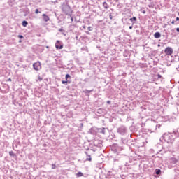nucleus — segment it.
<instances>
[{
	"label": "nucleus",
	"mask_w": 179,
	"mask_h": 179,
	"mask_svg": "<svg viewBox=\"0 0 179 179\" xmlns=\"http://www.w3.org/2000/svg\"><path fill=\"white\" fill-rule=\"evenodd\" d=\"M100 111H101V110L99 109V110H98V113H100Z\"/></svg>",
	"instance_id": "obj_42"
},
{
	"label": "nucleus",
	"mask_w": 179,
	"mask_h": 179,
	"mask_svg": "<svg viewBox=\"0 0 179 179\" xmlns=\"http://www.w3.org/2000/svg\"><path fill=\"white\" fill-rule=\"evenodd\" d=\"M111 151L113 152L115 155H120L122 150H124V148L118 145L117 143H114L112 145H110Z\"/></svg>",
	"instance_id": "obj_2"
},
{
	"label": "nucleus",
	"mask_w": 179,
	"mask_h": 179,
	"mask_svg": "<svg viewBox=\"0 0 179 179\" xmlns=\"http://www.w3.org/2000/svg\"><path fill=\"white\" fill-rule=\"evenodd\" d=\"M87 30H88V31H93L92 27H88Z\"/></svg>",
	"instance_id": "obj_24"
},
{
	"label": "nucleus",
	"mask_w": 179,
	"mask_h": 179,
	"mask_svg": "<svg viewBox=\"0 0 179 179\" xmlns=\"http://www.w3.org/2000/svg\"><path fill=\"white\" fill-rule=\"evenodd\" d=\"M93 92V90H85L83 91V93H92Z\"/></svg>",
	"instance_id": "obj_19"
},
{
	"label": "nucleus",
	"mask_w": 179,
	"mask_h": 179,
	"mask_svg": "<svg viewBox=\"0 0 179 179\" xmlns=\"http://www.w3.org/2000/svg\"><path fill=\"white\" fill-rule=\"evenodd\" d=\"M157 76L158 79H162V75L157 74Z\"/></svg>",
	"instance_id": "obj_28"
},
{
	"label": "nucleus",
	"mask_w": 179,
	"mask_h": 179,
	"mask_svg": "<svg viewBox=\"0 0 179 179\" xmlns=\"http://www.w3.org/2000/svg\"><path fill=\"white\" fill-rule=\"evenodd\" d=\"M172 30H173V31H174V30H176V31H177L178 33H179V28H178V27L176 28V29H172Z\"/></svg>",
	"instance_id": "obj_31"
},
{
	"label": "nucleus",
	"mask_w": 179,
	"mask_h": 179,
	"mask_svg": "<svg viewBox=\"0 0 179 179\" xmlns=\"http://www.w3.org/2000/svg\"><path fill=\"white\" fill-rule=\"evenodd\" d=\"M22 26H23L24 27H27V24H29V22H27V21H26V20H24V21H22Z\"/></svg>",
	"instance_id": "obj_15"
},
{
	"label": "nucleus",
	"mask_w": 179,
	"mask_h": 179,
	"mask_svg": "<svg viewBox=\"0 0 179 179\" xmlns=\"http://www.w3.org/2000/svg\"><path fill=\"white\" fill-rule=\"evenodd\" d=\"M110 19H113V15H110Z\"/></svg>",
	"instance_id": "obj_39"
},
{
	"label": "nucleus",
	"mask_w": 179,
	"mask_h": 179,
	"mask_svg": "<svg viewBox=\"0 0 179 179\" xmlns=\"http://www.w3.org/2000/svg\"><path fill=\"white\" fill-rule=\"evenodd\" d=\"M19 38H23V35H18Z\"/></svg>",
	"instance_id": "obj_32"
},
{
	"label": "nucleus",
	"mask_w": 179,
	"mask_h": 179,
	"mask_svg": "<svg viewBox=\"0 0 179 179\" xmlns=\"http://www.w3.org/2000/svg\"><path fill=\"white\" fill-rule=\"evenodd\" d=\"M143 13L145 15L146 13V11L145 10H143Z\"/></svg>",
	"instance_id": "obj_38"
},
{
	"label": "nucleus",
	"mask_w": 179,
	"mask_h": 179,
	"mask_svg": "<svg viewBox=\"0 0 179 179\" xmlns=\"http://www.w3.org/2000/svg\"><path fill=\"white\" fill-rule=\"evenodd\" d=\"M9 155L13 157H15V156H16V155H15V152H13V151H10Z\"/></svg>",
	"instance_id": "obj_18"
},
{
	"label": "nucleus",
	"mask_w": 179,
	"mask_h": 179,
	"mask_svg": "<svg viewBox=\"0 0 179 179\" xmlns=\"http://www.w3.org/2000/svg\"><path fill=\"white\" fill-rule=\"evenodd\" d=\"M42 17L43 22H48L50 20V17H48V15H47L46 14H43Z\"/></svg>",
	"instance_id": "obj_9"
},
{
	"label": "nucleus",
	"mask_w": 179,
	"mask_h": 179,
	"mask_svg": "<svg viewBox=\"0 0 179 179\" xmlns=\"http://www.w3.org/2000/svg\"><path fill=\"white\" fill-rule=\"evenodd\" d=\"M148 132H149V129H143L141 130V133L143 134V135H146L148 134Z\"/></svg>",
	"instance_id": "obj_13"
},
{
	"label": "nucleus",
	"mask_w": 179,
	"mask_h": 179,
	"mask_svg": "<svg viewBox=\"0 0 179 179\" xmlns=\"http://www.w3.org/2000/svg\"><path fill=\"white\" fill-rule=\"evenodd\" d=\"M83 28L86 29V25H83Z\"/></svg>",
	"instance_id": "obj_40"
},
{
	"label": "nucleus",
	"mask_w": 179,
	"mask_h": 179,
	"mask_svg": "<svg viewBox=\"0 0 179 179\" xmlns=\"http://www.w3.org/2000/svg\"><path fill=\"white\" fill-rule=\"evenodd\" d=\"M122 142L124 145H127V146H129L130 149H132V146L136 147V141L134 140H128L127 138H122Z\"/></svg>",
	"instance_id": "obj_3"
},
{
	"label": "nucleus",
	"mask_w": 179,
	"mask_h": 179,
	"mask_svg": "<svg viewBox=\"0 0 179 179\" xmlns=\"http://www.w3.org/2000/svg\"><path fill=\"white\" fill-rule=\"evenodd\" d=\"M55 47L57 50H62L64 48V45L62 44V43H61V41H57L55 43Z\"/></svg>",
	"instance_id": "obj_7"
},
{
	"label": "nucleus",
	"mask_w": 179,
	"mask_h": 179,
	"mask_svg": "<svg viewBox=\"0 0 179 179\" xmlns=\"http://www.w3.org/2000/svg\"><path fill=\"white\" fill-rule=\"evenodd\" d=\"M173 52H174V50L171 47H167L164 50V54H166V55H173Z\"/></svg>",
	"instance_id": "obj_5"
},
{
	"label": "nucleus",
	"mask_w": 179,
	"mask_h": 179,
	"mask_svg": "<svg viewBox=\"0 0 179 179\" xmlns=\"http://www.w3.org/2000/svg\"><path fill=\"white\" fill-rule=\"evenodd\" d=\"M173 134L176 135V131H173Z\"/></svg>",
	"instance_id": "obj_45"
},
{
	"label": "nucleus",
	"mask_w": 179,
	"mask_h": 179,
	"mask_svg": "<svg viewBox=\"0 0 179 179\" xmlns=\"http://www.w3.org/2000/svg\"><path fill=\"white\" fill-rule=\"evenodd\" d=\"M107 104H111V101H107Z\"/></svg>",
	"instance_id": "obj_33"
},
{
	"label": "nucleus",
	"mask_w": 179,
	"mask_h": 179,
	"mask_svg": "<svg viewBox=\"0 0 179 179\" xmlns=\"http://www.w3.org/2000/svg\"><path fill=\"white\" fill-rule=\"evenodd\" d=\"M130 22H132V24H135V22H136L138 20V19L136 18V17H133L129 19Z\"/></svg>",
	"instance_id": "obj_12"
},
{
	"label": "nucleus",
	"mask_w": 179,
	"mask_h": 179,
	"mask_svg": "<svg viewBox=\"0 0 179 179\" xmlns=\"http://www.w3.org/2000/svg\"><path fill=\"white\" fill-rule=\"evenodd\" d=\"M7 80H8V82H12V79L11 78H8Z\"/></svg>",
	"instance_id": "obj_34"
},
{
	"label": "nucleus",
	"mask_w": 179,
	"mask_h": 179,
	"mask_svg": "<svg viewBox=\"0 0 179 179\" xmlns=\"http://www.w3.org/2000/svg\"><path fill=\"white\" fill-rule=\"evenodd\" d=\"M117 133L120 135H125V133L127 131V127L122 125L119 128H117Z\"/></svg>",
	"instance_id": "obj_4"
},
{
	"label": "nucleus",
	"mask_w": 179,
	"mask_h": 179,
	"mask_svg": "<svg viewBox=\"0 0 179 179\" xmlns=\"http://www.w3.org/2000/svg\"><path fill=\"white\" fill-rule=\"evenodd\" d=\"M155 38H160L162 37V34L160 32H155L154 34Z\"/></svg>",
	"instance_id": "obj_10"
},
{
	"label": "nucleus",
	"mask_w": 179,
	"mask_h": 179,
	"mask_svg": "<svg viewBox=\"0 0 179 179\" xmlns=\"http://www.w3.org/2000/svg\"><path fill=\"white\" fill-rule=\"evenodd\" d=\"M102 6H103L104 9H108V8H110V6L108 5V3H107V2L104 1L102 3Z\"/></svg>",
	"instance_id": "obj_11"
},
{
	"label": "nucleus",
	"mask_w": 179,
	"mask_h": 179,
	"mask_svg": "<svg viewBox=\"0 0 179 179\" xmlns=\"http://www.w3.org/2000/svg\"><path fill=\"white\" fill-rule=\"evenodd\" d=\"M92 151H93V150H92L90 148H87L86 150V151H85V153L86 154V156H87V157H90L92 156Z\"/></svg>",
	"instance_id": "obj_8"
},
{
	"label": "nucleus",
	"mask_w": 179,
	"mask_h": 179,
	"mask_svg": "<svg viewBox=\"0 0 179 179\" xmlns=\"http://www.w3.org/2000/svg\"><path fill=\"white\" fill-rule=\"evenodd\" d=\"M71 21L73 22V18L72 17H71Z\"/></svg>",
	"instance_id": "obj_36"
},
{
	"label": "nucleus",
	"mask_w": 179,
	"mask_h": 179,
	"mask_svg": "<svg viewBox=\"0 0 179 179\" xmlns=\"http://www.w3.org/2000/svg\"><path fill=\"white\" fill-rule=\"evenodd\" d=\"M158 128H160V125L158 126Z\"/></svg>",
	"instance_id": "obj_46"
},
{
	"label": "nucleus",
	"mask_w": 179,
	"mask_h": 179,
	"mask_svg": "<svg viewBox=\"0 0 179 179\" xmlns=\"http://www.w3.org/2000/svg\"><path fill=\"white\" fill-rule=\"evenodd\" d=\"M77 177H83V173L82 172H78L76 174Z\"/></svg>",
	"instance_id": "obj_20"
},
{
	"label": "nucleus",
	"mask_w": 179,
	"mask_h": 179,
	"mask_svg": "<svg viewBox=\"0 0 179 179\" xmlns=\"http://www.w3.org/2000/svg\"><path fill=\"white\" fill-rule=\"evenodd\" d=\"M132 28H133L132 26H129V29L130 30H132Z\"/></svg>",
	"instance_id": "obj_35"
},
{
	"label": "nucleus",
	"mask_w": 179,
	"mask_h": 179,
	"mask_svg": "<svg viewBox=\"0 0 179 179\" xmlns=\"http://www.w3.org/2000/svg\"><path fill=\"white\" fill-rule=\"evenodd\" d=\"M65 79L66 80H70L69 79H71V75L66 74L65 76Z\"/></svg>",
	"instance_id": "obj_16"
},
{
	"label": "nucleus",
	"mask_w": 179,
	"mask_h": 179,
	"mask_svg": "<svg viewBox=\"0 0 179 179\" xmlns=\"http://www.w3.org/2000/svg\"><path fill=\"white\" fill-rule=\"evenodd\" d=\"M61 9L63 13H64V15H66L67 16H70V17H72V13L73 11L72 10V8H71V6L69 4H62L61 6Z\"/></svg>",
	"instance_id": "obj_1"
},
{
	"label": "nucleus",
	"mask_w": 179,
	"mask_h": 179,
	"mask_svg": "<svg viewBox=\"0 0 179 179\" xmlns=\"http://www.w3.org/2000/svg\"><path fill=\"white\" fill-rule=\"evenodd\" d=\"M78 38H79V36H76V39L78 40Z\"/></svg>",
	"instance_id": "obj_37"
},
{
	"label": "nucleus",
	"mask_w": 179,
	"mask_h": 179,
	"mask_svg": "<svg viewBox=\"0 0 179 179\" xmlns=\"http://www.w3.org/2000/svg\"><path fill=\"white\" fill-rule=\"evenodd\" d=\"M158 47H160V44H158Z\"/></svg>",
	"instance_id": "obj_44"
},
{
	"label": "nucleus",
	"mask_w": 179,
	"mask_h": 179,
	"mask_svg": "<svg viewBox=\"0 0 179 179\" xmlns=\"http://www.w3.org/2000/svg\"><path fill=\"white\" fill-rule=\"evenodd\" d=\"M160 173H162V170L159 169H155V174H157V176H160Z\"/></svg>",
	"instance_id": "obj_14"
},
{
	"label": "nucleus",
	"mask_w": 179,
	"mask_h": 179,
	"mask_svg": "<svg viewBox=\"0 0 179 179\" xmlns=\"http://www.w3.org/2000/svg\"><path fill=\"white\" fill-rule=\"evenodd\" d=\"M86 34H90V32L86 31Z\"/></svg>",
	"instance_id": "obj_41"
},
{
	"label": "nucleus",
	"mask_w": 179,
	"mask_h": 179,
	"mask_svg": "<svg viewBox=\"0 0 179 179\" xmlns=\"http://www.w3.org/2000/svg\"><path fill=\"white\" fill-rule=\"evenodd\" d=\"M35 13H36V15H38V13H41V11H39L38 9L36 8L35 10Z\"/></svg>",
	"instance_id": "obj_23"
},
{
	"label": "nucleus",
	"mask_w": 179,
	"mask_h": 179,
	"mask_svg": "<svg viewBox=\"0 0 179 179\" xmlns=\"http://www.w3.org/2000/svg\"><path fill=\"white\" fill-rule=\"evenodd\" d=\"M178 16H179V12H178Z\"/></svg>",
	"instance_id": "obj_47"
},
{
	"label": "nucleus",
	"mask_w": 179,
	"mask_h": 179,
	"mask_svg": "<svg viewBox=\"0 0 179 179\" xmlns=\"http://www.w3.org/2000/svg\"><path fill=\"white\" fill-rule=\"evenodd\" d=\"M62 83L63 84V85H66V83H71V80H62Z\"/></svg>",
	"instance_id": "obj_17"
},
{
	"label": "nucleus",
	"mask_w": 179,
	"mask_h": 179,
	"mask_svg": "<svg viewBox=\"0 0 179 179\" xmlns=\"http://www.w3.org/2000/svg\"><path fill=\"white\" fill-rule=\"evenodd\" d=\"M176 22L177 23H179V17H177L176 18Z\"/></svg>",
	"instance_id": "obj_29"
},
{
	"label": "nucleus",
	"mask_w": 179,
	"mask_h": 179,
	"mask_svg": "<svg viewBox=\"0 0 179 179\" xmlns=\"http://www.w3.org/2000/svg\"><path fill=\"white\" fill-rule=\"evenodd\" d=\"M171 24H178V22H177V21H172L171 22Z\"/></svg>",
	"instance_id": "obj_26"
},
{
	"label": "nucleus",
	"mask_w": 179,
	"mask_h": 179,
	"mask_svg": "<svg viewBox=\"0 0 179 179\" xmlns=\"http://www.w3.org/2000/svg\"><path fill=\"white\" fill-rule=\"evenodd\" d=\"M38 80L39 82H41V80H43V78L40 77V76H38Z\"/></svg>",
	"instance_id": "obj_27"
},
{
	"label": "nucleus",
	"mask_w": 179,
	"mask_h": 179,
	"mask_svg": "<svg viewBox=\"0 0 179 179\" xmlns=\"http://www.w3.org/2000/svg\"><path fill=\"white\" fill-rule=\"evenodd\" d=\"M33 68L35 71H40V69H41V63L40 62L34 63Z\"/></svg>",
	"instance_id": "obj_6"
},
{
	"label": "nucleus",
	"mask_w": 179,
	"mask_h": 179,
	"mask_svg": "<svg viewBox=\"0 0 179 179\" xmlns=\"http://www.w3.org/2000/svg\"><path fill=\"white\" fill-rule=\"evenodd\" d=\"M59 31H60V33H65V30H64V27H62L59 29Z\"/></svg>",
	"instance_id": "obj_22"
},
{
	"label": "nucleus",
	"mask_w": 179,
	"mask_h": 179,
	"mask_svg": "<svg viewBox=\"0 0 179 179\" xmlns=\"http://www.w3.org/2000/svg\"><path fill=\"white\" fill-rule=\"evenodd\" d=\"M55 167H57V166L55 165V164H52V169H55Z\"/></svg>",
	"instance_id": "obj_30"
},
{
	"label": "nucleus",
	"mask_w": 179,
	"mask_h": 179,
	"mask_svg": "<svg viewBox=\"0 0 179 179\" xmlns=\"http://www.w3.org/2000/svg\"><path fill=\"white\" fill-rule=\"evenodd\" d=\"M86 160L88 161V162H92V157H87Z\"/></svg>",
	"instance_id": "obj_25"
},
{
	"label": "nucleus",
	"mask_w": 179,
	"mask_h": 179,
	"mask_svg": "<svg viewBox=\"0 0 179 179\" xmlns=\"http://www.w3.org/2000/svg\"><path fill=\"white\" fill-rule=\"evenodd\" d=\"M174 163H177V160H175V161H174Z\"/></svg>",
	"instance_id": "obj_43"
},
{
	"label": "nucleus",
	"mask_w": 179,
	"mask_h": 179,
	"mask_svg": "<svg viewBox=\"0 0 179 179\" xmlns=\"http://www.w3.org/2000/svg\"><path fill=\"white\" fill-rule=\"evenodd\" d=\"M101 133L104 135L106 134V128L103 127L102 129H101Z\"/></svg>",
	"instance_id": "obj_21"
}]
</instances>
